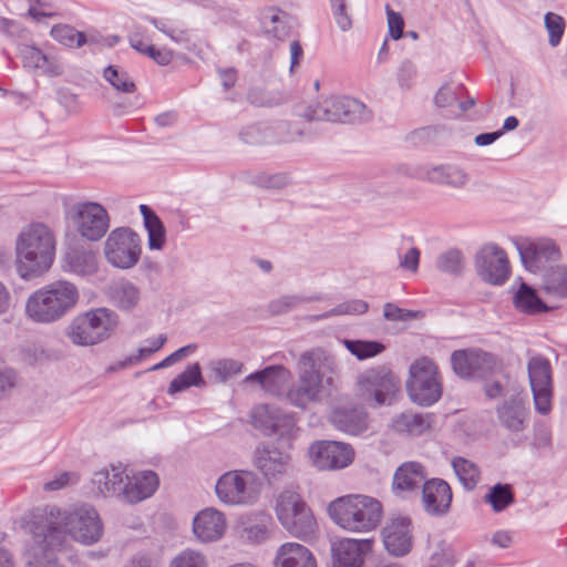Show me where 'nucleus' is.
<instances>
[{
	"mask_svg": "<svg viewBox=\"0 0 567 567\" xmlns=\"http://www.w3.org/2000/svg\"><path fill=\"white\" fill-rule=\"evenodd\" d=\"M372 550L369 539L343 538L332 544L331 553L334 567H362L364 556Z\"/></svg>",
	"mask_w": 567,
	"mask_h": 567,
	"instance_id": "nucleus-24",
	"label": "nucleus"
},
{
	"mask_svg": "<svg viewBox=\"0 0 567 567\" xmlns=\"http://www.w3.org/2000/svg\"><path fill=\"white\" fill-rule=\"evenodd\" d=\"M206 382L202 374V368L198 362L187 365V368L177 374L169 383L167 393L174 395L183 392L190 386L203 388Z\"/></svg>",
	"mask_w": 567,
	"mask_h": 567,
	"instance_id": "nucleus-40",
	"label": "nucleus"
},
{
	"mask_svg": "<svg viewBox=\"0 0 567 567\" xmlns=\"http://www.w3.org/2000/svg\"><path fill=\"white\" fill-rule=\"evenodd\" d=\"M62 269L81 277L92 276L99 269L96 255L91 250L71 249L63 256Z\"/></svg>",
	"mask_w": 567,
	"mask_h": 567,
	"instance_id": "nucleus-31",
	"label": "nucleus"
},
{
	"mask_svg": "<svg viewBox=\"0 0 567 567\" xmlns=\"http://www.w3.org/2000/svg\"><path fill=\"white\" fill-rule=\"evenodd\" d=\"M462 85H443L435 94L434 102L439 107H447L453 105L460 97Z\"/></svg>",
	"mask_w": 567,
	"mask_h": 567,
	"instance_id": "nucleus-57",
	"label": "nucleus"
},
{
	"mask_svg": "<svg viewBox=\"0 0 567 567\" xmlns=\"http://www.w3.org/2000/svg\"><path fill=\"white\" fill-rule=\"evenodd\" d=\"M251 423L265 435H277L280 440L290 441L297 432L293 415L271 404L255 406L251 413Z\"/></svg>",
	"mask_w": 567,
	"mask_h": 567,
	"instance_id": "nucleus-15",
	"label": "nucleus"
},
{
	"mask_svg": "<svg viewBox=\"0 0 567 567\" xmlns=\"http://www.w3.org/2000/svg\"><path fill=\"white\" fill-rule=\"evenodd\" d=\"M451 465L462 486L473 491L481 480V470L476 463L462 456H455Z\"/></svg>",
	"mask_w": 567,
	"mask_h": 567,
	"instance_id": "nucleus-41",
	"label": "nucleus"
},
{
	"mask_svg": "<svg viewBox=\"0 0 567 567\" xmlns=\"http://www.w3.org/2000/svg\"><path fill=\"white\" fill-rule=\"evenodd\" d=\"M346 349L358 360H365L379 355L385 350V346L374 340H349L342 341Z\"/></svg>",
	"mask_w": 567,
	"mask_h": 567,
	"instance_id": "nucleus-43",
	"label": "nucleus"
},
{
	"mask_svg": "<svg viewBox=\"0 0 567 567\" xmlns=\"http://www.w3.org/2000/svg\"><path fill=\"white\" fill-rule=\"evenodd\" d=\"M484 501L491 504L495 513H499L514 504V489L509 484L497 483L491 487L489 492L484 496Z\"/></svg>",
	"mask_w": 567,
	"mask_h": 567,
	"instance_id": "nucleus-42",
	"label": "nucleus"
},
{
	"mask_svg": "<svg viewBox=\"0 0 567 567\" xmlns=\"http://www.w3.org/2000/svg\"><path fill=\"white\" fill-rule=\"evenodd\" d=\"M385 549L395 557L409 554L413 545L412 522L406 516L391 518L382 530Z\"/></svg>",
	"mask_w": 567,
	"mask_h": 567,
	"instance_id": "nucleus-21",
	"label": "nucleus"
},
{
	"mask_svg": "<svg viewBox=\"0 0 567 567\" xmlns=\"http://www.w3.org/2000/svg\"><path fill=\"white\" fill-rule=\"evenodd\" d=\"M544 286L550 295L567 297V266L550 268L545 276Z\"/></svg>",
	"mask_w": 567,
	"mask_h": 567,
	"instance_id": "nucleus-45",
	"label": "nucleus"
},
{
	"mask_svg": "<svg viewBox=\"0 0 567 567\" xmlns=\"http://www.w3.org/2000/svg\"><path fill=\"white\" fill-rule=\"evenodd\" d=\"M276 513L281 525L299 538H308L317 530L316 519L302 497L290 489L280 493Z\"/></svg>",
	"mask_w": 567,
	"mask_h": 567,
	"instance_id": "nucleus-9",
	"label": "nucleus"
},
{
	"mask_svg": "<svg viewBox=\"0 0 567 567\" xmlns=\"http://www.w3.org/2000/svg\"><path fill=\"white\" fill-rule=\"evenodd\" d=\"M422 502L427 514L433 516L445 515L452 503V489L441 478L427 480L422 488Z\"/></svg>",
	"mask_w": 567,
	"mask_h": 567,
	"instance_id": "nucleus-26",
	"label": "nucleus"
},
{
	"mask_svg": "<svg viewBox=\"0 0 567 567\" xmlns=\"http://www.w3.org/2000/svg\"><path fill=\"white\" fill-rule=\"evenodd\" d=\"M17 374L12 369H0V399L9 395L17 385Z\"/></svg>",
	"mask_w": 567,
	"mask_h": 567,
	"instance_id": "nucleus-61",
	"label": "nucleus"
},
{
	"mask_svg": "<svg viewBox=\"0 0 567 567\" xmlns=\"http://www.w3.org/2000/svg\"><path fill=\"white\" fill-rule=\"evenodd\" d=\"M477 275L487 284L502 286L511 275L506 252L497 245L484 246L475 256Z\"/></svg>",
	"mask_w": 567,
	"mask_h": 567,
	"instance_id": "nucleus-17",
	"label": "nucleus"
},
{
	"mask_svg": "<svg viewBox=\"0 0 567 567\" xmlns=\"http://www.w3.org/2000/svg\"><path fill=\"white\" fill-rule=\"evenodd\" d=\"M103 78L117 92L134 93L136 91V85L131 75L120 66L109 65L103 71Z\"/></svg>",
	"mask_w": 567,
	"mask_h": 567,
	"instance_id": "nucleus-44",
	"label": "nucleus"
},
{
	"mask_svg": "<svg viewBox=\"0 0 567 567\" xmlns=\"http://www.w3.org/2000/svg\"><path fill=\"white\" fill-rule=\"evenodd\" d=\"M166 341L167 337L166 334L163 333L155 339H147V347L140 348L136 354L131 355V362L142 361L145 357L158 351L165 344Z\"/></svg>",
	"mask_w": 567,
	"mask_h": 567,
	"instance_id": "nucleus-59",
	"label": "nucleus"
},
{
	"mask_svg": "<svg viewBox=\"0 0 567 567\" xmlns=\"http://www.w3.org/2000/svg\"><path fill=\"white\" fill-rule=\"evenodd\" d=\"M118 324V316L107 308H96L78 316L66 330L72 343L89 347L109 339Z\"/></svg>",
	"mask_w": 567,
	"mask_h": 567,
	"instance_id": "nucleus-6",
	"label": "nucleus"
},
{
	"mask_svg": "<svg viewBox=\"0 0 567 567\" xmlns=\"http://www.w3.org/2000/svg\"><path fill=\"white\" fill-rule=\"evenodd\" d=\"M169 567H208V563L200 551L184 549L172 559Z\"/></svg>",
	"mask_w": 567,
	"mask_h": 567,
	"instance_id": "nucleus-52",
	"label": "nucleus"
},
{
	"mask_svg": "<svg viewBox=\"0 0 567 567\" xmlns=\"http://www.w3.org/2000/svg\"><path fill=\"white\" fill-rule=\"evenodd\" d=\"M528 378L535 409L545 415L551 410L553 370L550 362L543 355H534L527 363Z\"/></svg>",
	"mask_w": 567,
	"mask_h": 567,
	"instance_id": "nucleus-16",
	"label": "nucleus"
},
{
	"mask_svg": "<svg viewBox=\"0 0 567 567\" xmlns=\"http://www.w3.org/2000/svg\"><path fill=\"white\" fill-rule=\"evenodd\" d=\"M495 412L499 424L512 433H520L528 427L530 409L523 393H513L504 399Z\"/></svg>",
	"mask_w": 567,
	"mask_h": 567,
	"instance_id": "nucleus-19",
	"label": "nucleus"
},
{
	"mask_svg": "<svg viewBox=\"0 0 567 567\" xmlns=\"http://www.w3.org/2000/svg\"><path fill=\"white\" fill-rule=\"evenodd\" d=\"M31 533L41 540L49 538L53 546H63L68 535L81 544L92 545L101 539L103 524L96 509L89 504L63 512L48 505L33 511Z\"/></svg>",
	"mask_w": 567,
	"mask_h": 567,
	"instance_id": "nucleus-1",
	"label": "nucleus"
},
{
	"mask_svg": "<svg viewBox=\"0 0 567 567\" xmlns=\"http://www.w3.org/2000/svg\"><path fill=\"white\" fill-rule=\"evenodd\" d=\"M140 212L144 219V226L147 230V244L152 250H162L166 243V230L164 224L156 213L147 205H140Z\"/></svg>",
	"mask_w": 567,
	"mask_h": 567,
	"instance_id": "nucleus-39",
	"label": "nucleus"
},
{
	"mask_svg": "<svg viewBox=\"0 0 567 567\" xmlns=\"http://www.w3.org/2000/svg\"><path fill=\"white\" fill-rule=\"evenodd\" d=\"M33 545L27 553V567H62L59 565L55 553L62 546H53L49 538L41 540L32 534Z\"/></svg>",
	"mask_w": 567,
	"mask_h": 567,
	"instance_id": "nucleus-34",
	"label": "nucleus"
},
{
	"mask_svg": "<svg viewBox=\"0 0 567 567\" xmlns=\"http://www.w3.org/2000/svg\"><path fill=\"white\" fill-rule=\"evenodd\" d=\"M368 309H369V306L365 301L350 300V301H346V302L338 305L337 307L332 308L331 310H329L324 313L313 316L311 318L313 320H322V319H327L330 317L342 316V315H362V313H365L368 311Z\"/></svg>",
	"mask_w": 567,
	"mask_h": 567,
	"instance_id": "nucleus-49",
	"label": "nucleus"
},
{
	"mask_svg": "<svg viewBox=\"0 0 567 567\" xmlns=\"http://www.w3.org/2000/svg\"><path fill=\"white\" fill-rule=\"evenodd\" d=\"M334 362L320 348L301 353L298 362V383L288 390L287 400L290 404L306 409L310 403L320 401L331 385Z\"/></svg>",
	"mask_w": 567,
	"mask_h": 567,
	"instance_id": "nucleus-3",
	"label": "nucleus"
},
{
	"mask_svg": "<svg viewBox=\"0 0 567 567\" xmlns=\"http://www.w3.org/2000/svg\"><path fill=\"white\" fill-rule=\"evenodd\" d=\"M301 116L307 121L331 123H357L368 118L365 105L349 96H329L321 102L308 105Z\"/></svg>",
	"mask_w": 567,
	"mask_h": 567,
	"instance_id": "nucleus-8",
	"label": "nucleus"
},
{
	"mask_svg": "<svg viewBox=\"0 0 567 567\" xmlns=\"http://www.w3.org/2000/svg\"><path fill=\"white\" fill-rule=\"evenodd\" d=\"M416 75L415 65L406 60L403 61L398 71V81L402 89H410Z\"/></svg>",
	"mask_w": 567,
	"mask_h": 567,
	"instance_id": "nucleus-60",
	"label": "nucleus"
},
{
	"mask_svg": "<svg viewBox=\"0 0 567 567\" xmlns=\"http://www.w3.org/2000/svg\"><path fill=\"white\" fill-rule=\"evenodd\" d=\"M158 484V476L153 471H143L131 477L124 474L121 499L128 504L140 503L151 497Z\"/></svg>",
	"mask_w": 567,
	"mask_h": 567,
	"instance_id": "nucleus-25",
	"label": "nucleus"
},
{
	"mask_svg": "<svg viewBox=\"0 0 567 567\" xmlns=\"http://www.w3.org/2000/svg\"><path fill=\"white\" fill-rule=\"evenodd\" d=\"M123 482L124 471L120 466L96 471L91 478L93 491L104 497L121 498Z\"/></svg>",
	"mask_w": 567,
	"mask_h": 567,
	"instance_id": "nucleus-30",
	"label": "nucleus"
},
{
	"mask_svg": "<svg viewBox=\"0 0 567 567\" xmlns=\"http://www.w3.org/2000/svg\"><path fill=\"white\" fill-rule=\"evenodd\" d=\"M319 300H321L320 296L302 297L298 295H286L272 300L268 309L272 315H282L296 309L301 303Z\"/></svg>",
	"mask_w": 567,
	"mask_h": 567,
	"instance_id": "nucleus-47",
	"label": "nucleus"
},
{
	"mask_svg": "<svg viewBox=\"0 0 567 567\" xmlns=\"http://www.w3.org/2000/svg\"><path fill=\"white\" fill-rule=\"evenodd\" d=\"M110 298L118 309L131 311L140 302L141 290L132 281L120 280L110 288Z\"/></svg>",
	"mask_w": 567,
	"mask_h": 567,
	"instance_id": "nucleus-38",
	"label": "nucleus"
},
{
	"mask_svg": "<svg viewBox=\"0 0 567 567\" xmlns=\"http://www.w3.org/2000/svg\"><path fill=\"white\" fill-rule=\"evenodd\" d=\"M545 27L549 33V44L551 47L558 45L564 33V19L558 14L548 12L545 16Z\"/></svg>",
	"mask_w": 567,
	"mask_h": 567,
	"instance_id": "nucleus-56",
	"label": "nucleus"
},
{
	"mask_svg": "<svg viewBox=\"0 0 567 567\" xmlns=\"http://www.w3.org/2000/svg\"><path fill=\"white\" fill-rule=\"evenodd\" d=\"M275 567H317L312 553L298 543H285L276 553Z\"/></svg>",
	"mask_w": 567,
	"mask_h": 567,
	"instance_id": "nucleus-29",
	"label": "nucleus"
},
{
	"mask_svg": "<svg viewBox=\"0 0 567 567\" xmlns=\"http://www.w3.org/2000/svg\"><path fill=\"white\" fill-rule=\"evenodd\" d=\"M258 184L266 188H281L287 184V177L282 174L261 175L258 177Z\"/></svg>",
	"mask_w": 567,
	"mask_h": 567,
	"instance_id": "nucleus-64",
	"label": "nucleus"
},
{
	"mask_svg": "<svg viewBox=\"0 0 567 567\" xmlns=\"http://www.w3.org/2000/svg\"><path fill=\"white\" fill-rule=\"evenodd\" d=\"M453 371L464 379H483L499 369L498 358L481 349L456 350L451 355Z\"/></svg>",
	"mask_w": 567,
	"mask_h": 567,
	"instance_id": "nucleus-14",
	"label": "nucleus"
},
{
	"mask_svg": "<svg viewBox=\"0 0 567 567\" xmlns=\"http://www.w3.org/2000/svg\"><path fill=\"white\" fill-rule=\"evenodd\" d=\"M513 305L517 311L529 316L548 310L547 305L539 298L536 290L526 282H520L514 293Z\"/></svg>",
	"mask_w": 567,
	"mask_h": 567,
	"instance_id": "nucleus-36",
	"label": "nucleus"
},
{
	"mask_svg": "<svg viewBox=\"0 0 567 567\" xmlns=\"http://www.w3.org/2000/svg\"><path fill=\"white\" fill-rule=\"evenodd\" d=\"M20 52L24 66L40 69L43 73L52 76L62 73V68L58 61L53 56L44 54L40 49L24 45Z\"/></svg>",
	"mask_w": 567,
	"mask_h": 567,
	"instance_id": "nucleus-37",
	"label": "nucleus"
},
{
	"mask_svg": "<svg viewBox=\"0 0 567 567\" xmlns=\"http://www.w3.org/2000/svg\"><path fill=\"white\" fill-rule=\"evenodd\" d=\"M106 260L114 267L128 269L134 267L141 256L140 237L127 227L112 230L104 244Z\"/></svg>",
	"mask_w": 567,
	"mask_h": 567,
	"instance_id": "nucleus-12",
	"label": "nucleus"
},
{
	"mask_svg": "<svg viewBox=\"0 0 567 567\" xmlns=\"http://www.w3.org/2000/svg\"><path fill=\"white\" fill-rule=\"evenodd\" d=\"M56 239L43 223L24 226L16 240V268L23 279L47 272L55 258Z\"/></svg>",
	"mask_w": 567,
	"mask_h": 567,
	"instance_id": "nucleus-2",
	"label": "nucleus"
},
{
	"mask_svg": "<svg viewBox=\"0 0 567 567\" xmlns=\"http://www.w3.org/2000/svg\"><path fill=\"white\" fill-rule=\"evenodd\" d=\"M331 424L350 435L363 433L369 425L368 413L362 406L358 405H338L329 417Z\"/></svg>",
	"mask_w": 567,
	"mask_h": 567,
	"instance_id": "nucleus-27",
	"label": "nucleus"
},
{
	"mask_svg": "<svg viewBox=\"0 0 567 567\" xmlns=\"http://www.w3.org/2000/svg\"><path fill=\"white\" fill-rule=\"evenodd\" d=\"M410 399L422 406H430L442 395V384L436 364L429 358H421L410 367L406 381Z\"/></svg>",
	"mask_w": 567,
	"mask_h": 567,
	"instance_id": "nucleus-10",
	"label": "nucleus"
},
{
	"mask_svg": "<svg viewBox=\"0 0 567 567\" xmlns=\"http://www.w3.org/2000/svg\"><path fill=\"white\" fill-rule=\"evenodd\" d=\"M383 317L389 321H409L423 317L421 311L408 310L388 302L383 307Z\"/></svg>",
	"mask_w": 567,
	"mask_h": 567,
	"instance_id": "nucleus-55",
	"label": "nucleus"
},
{
	"mask_svg": "<svg viewBox=\"0 0 567 567\" xmlns=\"http://www.w3.org/2000/svg\"><path fill=\"white\" fill-rule=\"evenodd\" d=\"M269 126L270 131L268 143L293 142L299 136H301V132L298 128H292V126L285 121H279L275 124H269Z\"/></svg>",
	"mask_w": 567,
	"mask_h": 567,
	"instance_id": "nucleus-51",
	"label": "nucleus"
},
{
	"mask_svg": "<svg viewBox=\"0 0 567 567\" xmlns=\"http://www.w3.org/2000/svg\"><path fill=\"white\" fill-rule=\"evenodd\" d=\"M328 513L339 527L351 533L373 530L382 518L381 503L367 495H346L332 501Z\"/></svg>",
	"mask_w": 567,
	"mask_h": 567,
	"instance_id": "nucleus-5",
	"label": "nucleus"
},
{
	"mask_svg": "<svg viewBox=\"0 0 567 567\" xmlns=\"http://www.w3.org/2000/svg\"><path fill=\"white\" fill-rule=\"evenodd\" d=\"M313 465L319 470L344 468L353 462L354 451L351 445L337 441H319L309 447Z\"/></svg>",
	"mask_w": 567,
	"mask_h": 567,
	"instance_id": "nucleus-18",
	"label": "nucleus"
},
{
	"mask_svg": "<svg viewBox=\"0 0 567 567\" xmlns=\"http://www.w3.org/2000/svg\"><path fill=\"white\" fill-rule=\"evenodd\" d=\"M525 268L530 272H537L547 261L559 258V249L549 238L537 240H514Z\"/></svg>",
	"mask_w": 567,
	"mask_h": 567,
	"instance_id": "nucleus-20",
	"label": "nucleus"
},
{
	"mask_svg": "<svg viewBox=\"0 0 567 567\" xmlns=\"http://www.w3.org/2000/svg\"><path fill=\"white\" fill-rule=\"evenodd\" d=\"M227 527L225 515L212 507L204 508L193 519V533L200 543L219 540Z\"/></svg>",
	"mask_w": 567,
	"mask_h": 567,
	"instance_id": "nucleus-23",
	"label": "nucleus"
},
{
	"mask_svg": "<svg viewBox=\"0 0 567 567\" xmlns=\"http://www.w3.org/2000/svg\"><path fill=\"white\" fill-rule=\"evenodd\" d=\"M333 19L341 31H348L352 27V19L346 3L331 7Z\"/></svg>",
	"mask_w": 567,
	"mask_h": 567,
	"instance_id": "nucleus-62",
	"label": "nucleus"
},
{
	"mask_svg": "<svg viewBox=\"0 0 567 567\" xmlns=\"http://www.w3.org/2000/svg\"><path fill=\"white\" fill-rule=\"evenodd\" d=\"M357 386L364 402L380 406L391 403L400 390V380L389 368L380 365L364 371L358 378Z\"/></svg>",
	"mask_w": 567,
	"mask_h": 567,
	"instance_id": "nucleus-11",
	"label": "nucleus"
},
{
	"mask_svg": "<svg viewBox=\"0 0 567 567\" xmlns=\"http://www.w3.org/2000/svg\"><path fill=\"white\" fill-rule=\"evenodd\" d=\"M420 264V250L416 247L410 248L400 259V267L416 272Z\"/></svg>",
	"mask_w": 567,
	"mask_h": 567,
	"instance_id": "nucleus-63",
	"label": "nucleus"
},
{
	"mask_svg": "<svg viewBox=\"0 0 567 567\" xmlns=\"http://www.w3.org/2000/svg\"><path fill=\"white\" fill-rule=\"evenodd\" d=\"M78 287L56 280L33 291L25 301V316L35 323L49 324L66 316L78 303Z\"/></svg>",
	"mask_w": 567,
	"mask_h": 567,
	"instance_id": "nucleus-4",
	"label": "nucleus"
},
{
	"mask_svg": "<svg viewBox=\"0 0 567 567\" xmlns=\"http://www.w3.org/2000/svg\"><path fill=\"white\" fill-rule=\"evenodd\" d=\"M51 35L55 41L69 48H81L89 42L84 32L68 24L54 25Z\"/></svg>",
	"mask_w": 567,
	"mask_h": 567,
	"instance_id": "nucleus-46",
	"label": "nucleus"
},
{
	"mask_svg": "<svg viewBox=\"0 0 567 567\" xmlns=\"http://www.w3.org/2000/svg\"><path fill=\"white\" fill-rule=\"evenodd\" d=\"M290 455L278 447L267 444L258 445L254 451L252 463L267 481L282 477L289 465Z\"/></svg>",
	"mask_w": 567,
	"mask_h": 567,
	"instance_id": "nucleus-22",
	"label": "nucleus"
},
{
	"mask_svg": "<svg viewBox=\"0 0 567 567\" xmlns=\"http://www.w3.org/2000/svg\"><path fill=\"white\" fill-rule=\"evenodd\" d=\"M433 422L434 415L431 413L404 412L393 420L392 427L398 433L419 436L430 430Z\"/></svg>",
	"mask_w": 567,
	"mask_h": 567,
	"instance_id": "nucleus-35",
	"label": "nucleus"
},
{
	"mask_svg": "<svg viewBox=\"0 0 567 567\" xmlns=\"http://www.w3.org/2000/svg\"><path fill=\"white\" fill-rule=\"evenodd\" d=\"M426 470L419 462H405L400 465L393 476L392 489L398 496L417 491L426 482Z\"/></svg>",
	"mask_w": 567,
	"mask_h": 567,
	"instance_id": "nucleus-28",
	"label": "nucleus"
},
{
	"mask_svg": "<svg viewBox=\"0 0 567 567\" xmlns=\"http://www.w3.org/2000/svg\"><path fill=\"white\" fill-rule=\"evenodd\" d=\"M436 268L444 274L461 275L463 271V254L456 248L442 252L436 258Z\"/></svg>",
	"mask_w": 567,
	"mask_h": 567,
	"instance_id": "nucleus-48",
	"label": "nucleus"
},
{
	"mask_svg": "<svg viewBox=\"0 0 567 567\" xmlns=\"http://www.w3.org/2000/svg\"><path fill=\"white\" fill-rule=\"evenodd\" d=\"M72 220L79 235L89 240L97 241L110 228L107 210L96 202L76 203L72 207Z\"/></svg>",
	"mask_w": 567,
	"mask_h": 567,
	"instance_id": "nucleus-13",
	"label": "nucleus"
},
{
	"mask_svg": "<svg viewBox=\"0 0 567 567\" xmlns=\"http://www.w3.org/2000/svg\"><path fill=\"white\" fill-rule=\"evenodd\" d=\"M426 177L431 183L451 188H464L470 182L467 172L452 164H443L427 171Z\"/></svg>",
	"mask_w": 567,
	"mask_h": 567,
	"instance_id": "nucleus-33",
	"label": "nucleus"
},
{
	"mask_svg": "<svg viewBox=\"0 0 567 567\" xmlns=\"http://www.w3.org/2000/svg\"><path fill=\"white\" fill-rule=\"evenodd\" d=\"M151 24H153L159 32L167 35L175 43H184L189 40L188 31L185 29H175L168 25L166 19H158L154 17L145 18Z\"/></svg>",
	"mask_w": 567,
	"mask_h": 567,
	"instance_id": "nucleus-54",
	"label": "nucleus"
},
{
	"mask_svg": "<svg viewBox=\"0 0 567 567\" xmlns=\"http://www.w3.org/2000/svg\"><path fill=\"white\" fill-rule=\"evenodd\" d=\"M290 372L282 365H269L262 370L248 374L245 383L256 382L265 391L277 394L280 392L285 383L289 380Z\"/></svg>",
	"mask_w": 567,
	"mask_h": 567,
	"instance_id": "nucleus-32",
	"label": "nucleus"
},
{
	"mask_svg": "<svg viewBox=\"0 0 567 567\" xmlns=\"http://www.w3.org/2000/svg\"><path fill=\"white\" fill-rule=\"evenodd\" d=\"M270 126L267 123H256L245 126L240 132V138L249 145L268 144Z\"/></svg>",
	"mask_w": 567,
	"mask_h": 567,
	"instance_id": "nucleus-50",
	"label": "nucleus"
},
{
	"mask_svg": "<svg viewBox=\"0 0 567 567\" xmlns=\"http://www.w3.org/2000/svg\"><path fill=\"white\" fill-rule=\"evenodd\" d=\"M261 483L251 471L233 470L224 473L215 484V493L227 506H249L260 495Z\"/></svg>",
	"mask_w": 567,
	"mask_h": 567,
	"instance_id": "nucleus-7",
	"label": "nucleus"
},
{
	"mask_svg": "<svg viewBox=\"0 0 567 567\" xmlns=\"http://www.w3.org/2000/svg\"><path fill=\"white\" fill-rule=\"evenodd\" d=\"M385 12L388 17V27H389V34L393 40H399L403 35V28H404V20L403 17L399 13L392 10V8L386 4L385 6Z\"/></svg>",
	"mask_w": 567,
	"mask_h": 567,
	"instance_id": "nucleus-58",
	"label": "nucleus"
},
{
	"mask_svg": "<svg viewBox=\"0 0 567 567\" xmlns=\"http://www.w3.org/2000/svg\"><path fill=\"white\" fill-rule=\"evenodd\" d=\"M210 368L219 381L225 382L230 377L241 373L244 364L234 359H220L212 362Z\"/></svg>",
	"mask_w": 567,
	"mask_h": 567,
	"instance_id": "nucleus-53",
	"label": "nucleus"
}]
</instances>
